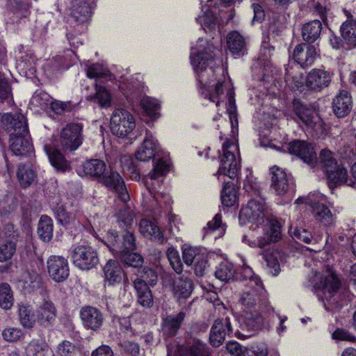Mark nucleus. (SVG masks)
Masks as SVG:
<instances>
[{"instance_id": "f257e3e1", "label": "nucleus", "mask_w": 356, "mask_h": 356, "mask_svg": "<svg viewBox=\"0 0 356 356\" xmlns=\"http://www.w3.org/2000/svg\"><path fill=\"white\" fill-rule=\"evenodd\" d=\"M240 303L245 309L257 311V308L266 307L268 305V293L262 282L256 279L250 282V286H245L241 294Z\"/></svg>"}, {"instance_id": "f03ea898", "label": "nucleus", "mask_w": 356, "mask_h": 356, "mask_svg": "<svg viewBox=\"0 0 356 356\" xmlns=\"http://www.w3.org/2000/svg\"><path fill=\"white\" fill-rule=\"evenodd\" d=\"M238 218L241 223L250 222L259 226L262 225L265 220L268 224V219L275 217L270 214L262 200L252 199L241 209Z\"/></svg>"}, {"instance_id": "7ed1b4c3", "label": "nucleus", "mask_w": 356, "mask_h": 356, "mask_svg": "<svg viewBox=\"0 0 356 356\" xmlns=\"http://www.w3.org/2000/svg\"><path fill=\"white\" fill-rule=\"evenodd\" d=\"M213 47H209L202 51H198L195 55H191V63L195 71L197 72L198 81L201 88L209 87L211 81L207 77L213 75V70L211 67L206 71L208 66L211 65L214 61Z\"/></svg>"}, {"instance_id": "20e7f679", "label": "nucleus", "mask_w": 356, "mask_h": 356, "mask_svg": "<svg viewBox=\"0 0 356 356\" xmlns=\"http://www.w3.org/2000/svg\"><path fill=\"white\" fill-rule=\"evenodd\" d=\"M236 150L237 147L232 142L227 140L222 144V154L220 156V165L218 170L219 175H226L232 179L237 177L240 163L234 154Z\"/></svg>"}, {"instance_id": "39448f33", "label": "nucleus", "mask_w": 356, "mask_h": 356, "mask_svg": "<svg viewBox=\"0 0 356 356\" xmlns=\"http://www.w3.org/2000/svg\"><path fill=\"white\" fill-rule=\"evenodd\" d=\"M293 106L296 115L307 129L317 133L323 131V122L312 106L296 101Z\"/></svg>"}, {"instance_id": "423d86ee", "label": "nucleus", "mask_w": 356, "mask_h": 356, "mask_svg": "<svg viewBox=\"0 0 356 356\" xmlns=\"http://www.w3.org/2000/svg\"><path fill=\"white\" fill-rule=\"evenodd\" d=\"M72 260L76 267L83 270H89L96 267L99 261L97 252L88 245H78L74 248Z\"/></svg>"}, {"instance_id": "0eeeda50", "label": "nucleus", "mask_w": 356, "mask_h": 356, "mask_svg": "<svg viewBox=\"0 0 356 356\" xmlns=\"http://www.w3.org/2000/svg\"><path fill=\"white\" fill-rule=\"evenodd\" d=\"M83 126L79 123H70L60 133L59 143L61 147L70 151L77 149L83 143Z\"/></svg>"}, {"instance_id": "6e6552de", "label": "nucleus", "mask_w": 356, "mask_h": 356, "mask_svg": "<svg viewBox=\"0 0 356 356\" xmlns=\"http://www.w3.org/2000/svg\"><path fill=\"white\" fill-rule=\"evenodd\" d=\"M122 236V240L118 236L115 230H110L108 232V247L115 253L127 254L136 248V238L133 232L125 231Z\"/></svg>"}, {"instance_id": "1a4fd4ad", "label": "nucleus", "mask_w": 356, "mask_h": 356, "mask_svg": "<svg viewBox=\"0 0 356 356\" xmlns=\"http://www.w3.org/2000/svg\"><path fill=\"white\" fill-rule=\"evenodd\" d=\"M136 126L133 115L126 110H115L111 118L110 127L112 133L123 137L130 133Z\"/></svg>"}, {"instance_id": "9d476101", "label": "nucleus", "mask_w": 356, "mask_h": 356, "mask_svg": "<svg viewBox=\"0 0 356 356\" xmlns=\"http://www.w3.org/2000/svg\"><path fill=\"white\" fill-rule=\"evenodd\" d=\"M262 235L252 242L253 247L264 248L272 243L279 241L282 238V225L277 218L268 219V224L263 228Z\"/></svg>"}, {"instance_id": "9b49d317", "label": "nucleus", "mask_w": 356, "mask_h": 356, "mask_svg": "<svg viewBox=\"0 0 356 356\" xmlns=\"http://www.w3.org/2000/svg\"><path fill=\"white\" fill-rule=\"evenodd\" d=\"M289 152L301 159L305 163L314 166L317 162V155L314 146L306 141L295 140L287 146Z\"/></svg>"}, {"instance_id": "f8f14e48", "label": "nucleus", "mask_w": 356, "mask_h": 356, "mask_svg": "<svg viewBox=\"0 0 356 356\" xmlns=\"http://www.w3.org/2000/svg\"><path fill=\"white\" fill-rule=\"evenodd\" d=\"M99 182L115 191L121 202H127L129 200L124 182L118 172L108 169Z\"/></svg>"}, {"instance_id": "ddd939ff", "label": "nucleus", "mask_w": 356, "mask_h": 356, "mask_svg": "<svg viewBox=\"0 0 356 356\" xmlns=\"http://www.w3.org/2000/svg\"><path fill=\"white\" fill-rule=\"evenodd\" d=\"M49 276L56 282L65 280L70 275L67 260L61 256L52 255L47 262Z\"/></svg>"}, {"instance_id": "4468645a", "label": "nucleus", "mask_w": 356, "mask_h": 356, "mask_svg": "<svg viewBox=\"0 0 356 356\" xmlns=\"http://www.w3.org/2000/svg\"><path fill=\"white\" fill-rule=\"evenodd\" d=\"M332 74L323 69H313L305 79L307 87L311 90L320 92L328 87L332 81Z\"/></svg>"}, {"instance_id": "2eb2a0df", "label": "nucleus", "mask_w": 356, "mask_h": 356, "mask_svg": "<svg viewBox=\"0 0 356 356\" xmlns=\"http://www.w3.org/2000/svg\"><path fill=\"white\" fill-rule=\"evenodd\" d=\"M271 174V188L276 195H283L286 194L293 184L292 178L290 175L277 166L270 168Z\"/></svg>"}, {"instance_id": "dca6fc26", "label": "nucleus", "mask_w": 356, "mask_h": 356, "mask_svg": "<svg viewBox=\"0 0 356 356\" xmlns=\"http://www.w3.org/2000/svg\"><path fill=\"white\" fill-rule=\"evenodd\" d=\"M232 328L229 318H218L211 327L209 340L213 346H220L226 336H230Z\"/></svg>"}, {"instance_id": "f3484780", "label": "nucleus", "mask_w": 356, "mask_h": 356, "mask_svg": "<svg viewBox=\"0 0 356 356\" xmlns=\"http://www.w3.org/2000/svg\"><path fill=\"white\" fill-rule=\"evenodd\" d=\"M1 121L8 131L16 135L29 134L28 125L25 116L22 113H5L1 116Z\"/></svg>"}, {"instance_id": "a211bd4d", "label": "nucleus", "mask_w": 356, "mask_h": 356, "mask_svg": "<svg viewBox=\"0 0 356 356\" xmlns=\"http://www.w3.org/2000/svg\"><path fill=\"white\" fill-rule=\"evenodd\" d=\"M317 54V49L315 46L306 43L298 44L293 51L295 60L302 67L311 65Z\"/></svg>"}, {"instance_id": "6ab92c4d", "label": "nucleus", "mask_w": 356, "mask_h": 356, "mask_svg": "<svg viewBox=\"0 0 356 356\" xmlns=\"http://www.w3.org/2000/svg\"><path fill=\"white\" fill-rule=\"evenodd\" d=\"M80 317L83 325L92 330L99 329L104 321L102 312L93 307H83L80 312Z\"/></svg>"}, {"instance_id": "aec40b11", "label": "nucleus", "mask_w": 356, "mask_h": 356, "mask_svg": "<svg viewBox=\"0 0 356 356\" xmlns=\"http://www.w3.org/2000/svg\"><path fill=\"white\" fill-rule=\"evenodd\" d=\"M157 148L158 143L154 137L149 131H146L145 139L135 153L136 158L140 161H148L154 158Z\"/></svg>"}, {"instance_id": "412c9836", "label": "nucleus", "mask_w": 356, "mask_h": 356, "mask_svg": "<svg viewBox=\"0 0 356 356\" xmlns=\"http://www.w3.org/2000/svg\"><path fill=\"white\" fill-rule=\"evenodd\" d=\"M71 15L78 23L88 21L92 14V0H72Z\"/></svg>"}, {"instance_id": "4be33fe9", "label": "nucleus", "mask_w": 356, "mask_h": 356, "mask_svg": "<svg viewBox=\"0 0 356 356\" xmlns=\"http://www.w3.org/2000/svg\"><path fill=\"white\" fill-rule=\"evenodd\" d=\"M353 106L352 97L346 90H340L332 101V110L334 113L343 118L347 115Z\"/></svg>"}, {"instance_id": "5701e85b", "label": "nucleus", "mask_w": 356, "mask_h": 356, "mask_svg": "<svg viewBox=\"0 0 356 356\" xmlns=\"http://www.w3.org/2000/svg\"><path fill=\"white\" fill-rule=\"evenodd\" d=\"M10 147L14 154L23 156L33 152V146L30 136L27 135H16L11 134L9 139Z\"/></svg>"}, {"instance_id": "b1692460", "label": "nucleus", "mask_w": 356, "mask_h": 356, "mask_svg": "<svg viewBox=\"0 0 356 356\" xmlns=\"http://www.w3.org/2000/svg\"><path fill=\"white\" fill-rule=\"evenodd\" d=\"M41 277L34 270H25L18 278L17 285L25 293H31L41 287Z\"/></svg>"}, {"instance_id": "393cba45", "label": "nucleus", "mask_w": 356, "mask_h": 356, "mask_svg": "<svg viewBox=\"0 0 356 356\" xmlns=\"http://www.w3.org/2000/svg\"><path fill=\"white\" fill-rule=\"evenodd\" d=\"M340 282L331 270H327L322 276L318 282L316 284V286L321 290L326 296V298H331L340 286Z\"/></svg>"}, {"instance_id": "a878e982", "label": "nucleus", "mask_w": 356, "mask_h": 356, "mask_svg": "<svg viewBox=\"0 0 356 356\" xmlns=\"http://www.w3.org/2000/svg\"><path fill=\"white\" fill-rule=\"evenodd\" d=\"M84 174L90 178L99 181L108 170L106 163L100 159H94L86 161L83 165Z\"/></svg>"}, {"instance_id": "bb28decb", "label": "nucleus", "mask_w": 356, "mask_h": 356, "mask_svg": "<svg viewBox=\"0 0 356 356\" xmlns=\"http://www.w3.org/2000/svg\"><path fill=\"white\" fill-rule=\"evenodd\" d=\"M186 316L183 312L177 315H169L163 319L162 333L166 337H172L177 334Z\"/></svg>"}, {"instance_id": "cd10ccee", "label": "nucleus", "mask_w": 356, "mask_h": 356, "mask_svg": "<svg viewBox=\"0 0 356 356\" xmlns=\"http://www.w3.org/2000/svg\"><path fill=\"white\" fill-rule=\"evenodd\" d=\"M138 229L140 233L145 238L159 243L164 241V236L156 222L147 219H141Z\"/></svg>"}, {"instance_id": "c85d7f7f", "label": "nucleus", "mask_w": 356, "mask_h": 356, "mask_svg": "<svg viewBox=\"0 0 356 356\" xmlns=\"http://www.w3.org/2000/svg\"><path fill=\"white\" fill-rule=\"evenodd\" d=\"M227 46L235 57L242 56L246 51L245 38L238 31H232L227 35Z\"/></svg>"}, {"instance_id": "c756f323", "label": "nucleus", "mask_w": 356, "mask_h": 356, "mask_svg": "<svg viewBox=\"0 0 356 356\" xmlns=\"http://www.w3.org/2000/svg\"><path fill=\"white\" fill-rule=\"evenodd\" d=\"M134 287L137 293V302L141 306L150 308L153 306V295L149 286L139 280L134 281Z\"/></svg>"}, {"instance_id": "7c9ffc66", "label": "nucleus", "mask_w": 356, "mask_h": 356, "mask_svg": "<svg viewBox=\"0 0 356 356\" xmlns=\"http://www.w3.org/2000/svg\"><path fill=\"white\" fill-rule=\"evenodd\" d=\"M321 163L323 165V170L325 175H327V168L332 167V171L334 173L338 170L340 175L345 173L346 168L341 163H339L334 157V153L328 149H323L320 154Z\"/></svg>"}, {"instance_id": "2f4dec72", "label": "nucleus", "mask_w": 356, "mask_h": 356, "mask_svg": "<svg viewBox=\"0 0 356 356\" xmlns=\"http://www.w3.org/2000/svg\"><path fill=\"white\" fill-rule=\"evenodd\" d=\"M115 217L119 227L127 231L133 225L135 214L127 202H122V206L116 212Z\"/></svg>"}, {"instance_id": "473e14b6", "label": "nucleus", "mask_w": 356, "mask_h": 356, "mask_svg": "<svg viewBox=\"0 0 356 356\" xmlns=\"http://www.w3.org/2000/svg\"><path fill=\"white\" fill-rule=\"evenodd\" d=\"M183 356H211L209 347L198 339L187 341Z\"/></svg>"}, {"instance_id": "72a5a7b5", "label": "nucleus", "mask_w": 356, "mask_h": 356, "mask_svg": "<svg viewBox=\"0 0 356 356\" xmlns=\"http://www.w3.org/2000/svg\"><path fill=\"white\" fill-rule=\"evenodd\" d=\"M312 214L314 218L325 226H331L334 225L335 217L330 209L319 202L314 203L312 205Z\"/></svg>"}, {"instance_id": "f704fd0d", "label": "nucleus", "mask_w": 356, "mask_h": 356, "mask_svg": "<svg viewBox=\"0 0 356 356\" xmlns=\"http://www.w3.org/2000/svg\"><path fill=\"white\" fill-rule=\"evenodd\" d=\"M340 33L344 42L353 47H356V19L353 17L348 18L342 23Z\"/></svg>"}, {"instance_id": "c9c22d12", "label": "nucleus", "mask_w": 356, "mask_h": 356, "mask_svg": "<svg viewBox=\"0 0 356 356\" xmlns=\"http://www.w3.org/2000/svg\"><path fill=\"white\" fill-rule=\"evenodd\" d=\"M105 280L108 284L119 283L122 280V269L115 260H109L104 267Z\"/></svg>"}, {"instance_id": "e433bc0d", "label": "nucleus", "mask_w": 356, "mask_h": 356, "mask_svg": "<svg viewBox=\"0 0 356 356\" xmlns=\"http://www.w3.org/2000/svg\"><path fill=\"white\" fill-rule=\"evenodd\" d=\"M285 82L292 90H298L303 86L305 81L302 73L299 71V67L296 65L289 66L286 68Z\"/></svg>"}, {"instance_id": "4c0bfd02", "label": "nucleus", "mask_w": 356, "mask_h": 356, "mask_svg": "<svg viewBox=\"0 0 356 356\" xmlns=\"http://www.w3.org/2000/svg\"><path fill=\"white\" fill-rule=\"evenodd\" d=\"M321 30L322 24L319 20L309 22L302 26V38L307 42L312 43L319 38Z\"/></svg>"}, {"instance_id": "58836bf2", "label": "nucleus", "mask_w": 356, "mask_h": 356, "mask_svg": "<svg viewBox=\"0 0 356 356\" xmlns=\"http://www.w3.org/2000/svg\"><path fill=\"white\" fill-rule=\"evenodd\" d=\"M174 294L176 298H187L193 291V282L187 277H180L174 282Z\"/></svg>"}, {"instance_id": "ea45409f", "label": "nucleus", "mask_w": 356, "mask_h": 356, "mask_svg": "<svg viewBox=\"0 0 356 356\" xmlns=\"http://www.w3.org/2000/svg\"><path fill=\"white\" fill-rule=\"evenodd\" d=\"M56 316V308L51 302H44L38 311V321L43 325L51 323L54 321Z\"/></svg>"}, {"instance_id": "a19ab883", "label": "nucleus", "mask_w": 356, "mask_h": 356, "mask_svg": "<svg viewBox=\"0 0 356 356\" xmlns=\"http://www.w3.org/2000/svg\"><path fill=\"white\" fill-rule=\"evenodd\" d=\"M49 161L58 171L65 172L70 168V164L64 155L58 149L47 151Z\"/></svg>"}, {"instance_id": "79ce46f5", "label": "nucleus", "mask_w": 356, "mask_h": 356, "mask_svg": "<svg viewBox=\"0 0 356 356\" xmlns=\"http://www.w3.org/2000/svg\"><path fill=\"white\" fill-rule=\"evenodd\" d=\"M38 233L40 238L44 242H49L53 236V222L47 216H42L38 225Z\"/></svg>"}, {"instance_id": "37998d69", "label": "nucleus", "mask_w": 356, "mask_h": 356, "mask_svg": "<svg viewBox=\"0 0 356 356\" xmlns=\"http://www.w3.org/2000/svg\"><path fill=\"white\" fill-rule=\"evenodd\" d=\"M49 346L42 341L32 340L25 347L26 356H48Z\"/></svg>"}, {"instance_id": "c03bdc74", "label": "nucleus", "mask_w": 356, "mask_h": 356, "mask_svg": "<svg viewBox=\"0 0 356 356\" xmlns=\"http://www.w3.org/2000/svg\"><path fill=\"white\" fill-rule=\"evenodd\" d=\"M17 176L21 186L26 188L32 184L35 179V173L29 165L20 164L18 167Z\"/></svg>"}, {"instance_id": "a18cd8bd", "label": "nucleus", "mask_w": 356, "mask_h": 356, "mask_svg": "<svg viewBox=\"0 0 356 356\" xmlns=\"http://www.w3.org/2000/svg\"><path fill=\"white\" fill-rule=\"evenodd\" d=\"M237 200L236 189L232 182H225L221 192L222 204L227 207L233 206Z\"/></svg>"}, {"instance_id": "49530a36", "label": "nucleus", "mask_w": 356, "mask_h": 356, "mask_svg": "<svg viewBox=\"0 0 356 356\" xmlns=\"http://www.w3.org/2000/svg\"><path fill=\"white\" fill-rule=\"evenodd\" d=\"M332 167L327 168V180L330 188H335L343 184L351 186V181H348V171L345 169V173L342 176L339 175V172L337 170L334 173L332 171Z\"/></svg>"}, {"instance_id": "de8ad7c7", "label": "nucleus", "mask_w": 356, "mask_h": 356, "mask_svg": "<svg viewBox=\"0 0 356 356\" xmlns=\"http://www.w3.org/2000/svg\"><path fill=\"white\" fill-rule=\"evenodd\" d=\"M264 325V318L258 313L250 314L247 316L243 320V326L249 332H257L262 329Z\"/></svg>"}, {"instance_id": "09e8293b", "label": "nucleus", "mask_w": 356, "mask_h": 356, "mask_svg": "<svg viewBox=\"0 0 356 356\" xmlns=\"http://www.w3.org/2000/svg\"><path fill=\"white\" fill-rule=\"evenodd\" d=\"M14 304L13 292L7 283L0 284V307L3 309H10Z\"/></svg>"}, {"instance_id": "8fccbe9b", "label": "nucleus", "mask_w": 356, "mask_h": 356, "mask_svg": "<svg viewBox=\"0 0 356 356\" xmlns=\"http://www.w3.org/2000/svg\"><path fill=\"white\" fill-rule=\"evenodd\" d=\"M19 316L20 323L24 327L31 328L35 324V318L32 308L29 305H20L19 306Z\"/></svg>"}, {"instance_id": "3c124183", "label": "nucleus", "mask_w": 356, "mask_h": 356, "mask_svg": "<svg viewBox=\"0 0 356 356\" xmlns=\"http://www.w3.org/2000/svg\"><path fill=\"white\" fill-rule=\"evenodd\" d=\"M183 259L186 264L191 266L193 262L199 264L203 259V254L198 248L188 247L183 250Z\"/></svg>"}, {"instance_id": "603ef678", "label": "nucleus", "mask_w": 356, "mask_h": 356, "mask_svg": "<svg viewBox=\"0 0 356 356\" xmlns=\"http://www.w3.org/2000/svg\"><path fill=\"white\" fill-rule=\"evenodd\" d=\"M235 273L233 266L229 263H221L217 267L215 276L222 282H228L232 280Z\"/></svg>"}, {"instance_id": "864d4df0", "label": "nucleus", "mask_w": 356, "mask_h": 356, "mask_svg": "<svg viewBox=\"0 0 356 356\" xmlns=\"http://www.w3.org/2000/svg\"><path fill=\"white\" fill-rule=\"evenodd\" d=\"M261 254L270 273L273 275H277L280 268L278 260L275 254L270 250H266L264 251Z\"/></svg>"}, {"instance_id": "5fc2aeb1", "label": "nucleus", "mask_w": 356, "mask_h": 356, "mask_svg": "<svg viewBox=\"0 0 356 356\" xmlns=\"http://www.w3.org/2000/svg\"><path fill=\"white\" fill-rule=\"evenodd\" d=\"M243 188L245 190L247 193H250L252 196H261L260 184L257 181V179L252 175L247 176L246 179L244 181Z\"/></svg>"}, {"instance_id": "6e6d98bb", "label": "nucleus", "mask_w": 356, "mask_h": 356, "mask_svg": "<svg viewBox=\"0 0 356 356\" xmlns=\"http://www.w3.org/2000/svg\"><path fill=\"white\" fill-rule=\"evenodd\" d=\"M16 251V245L13 241H7L0 245V262L10 260Z\"/></svg>"}, {"instance_id": "4d7b16f0", "label": "nucleus", "mask_w": 356, "mask_h": 356, "mask_svg": "<svg viewBox=\"0 0 356 356\" xmlns=\"http://www.w3.org/2000/svg\"><path fill=\"white\" fill-rule=\"evenodd\" d=\"M95 99L102 107H108L111 106V94L105 88L102 86H98L97 84Z\"/></svg>"}, {"instance_id": "13d9d810", "label": "nucleus", "mask_w": 356, "mask_h": 356, "mask_svg": "<svg viewBox=\"0 0 356 356\" xmlns=\"http://www.w3.org/2000/svg\"><path fill=\"white\" fill-rule=\"evenodd\" d=\"M1 334L3 339L8 342H17L24 336L20 328L11 327L5 328Z\"/></svg>"}, {"instance_id": "bf43d9fd", "label": "nucleus", "mask_w": 356, "mask_h": 356, "mask_svg": "<svg viewBox=\"0 0 356 356\" xmlns=\"http://www.w3.org/2000/svg\"><path fill=\"white\" fill-rule=\"evenodd\" d=\"M86 74L89 78H104L106 79L107 77L111 76L109 71L99 64H93L90 66L86 71Z\"/></svg>"}, {"instance_id": "052dcab7", "label": "nucleus", "mask_w": 356, "mask_h": 356, "mask_svg": "<svg viewBox=\"0 0 356 356\" xmlns=\"http://www.w3.org/2000/svg\"><path fill=\"white\" fill-rule=\"evenodd\" d=\"M167 257L174 270L178 274L181 273L183 270V266L177 250L172 248H168Z\"/></svg>"}, {"instance_id": "680f3d73", "label": "nucleus", "mask_w": 356, "mask_h": 356, "mask_svg": "<svg viewBox=\"0 0 356 356\" xmlns=\"http://www.w3.org/2000/svg\"><path fill=\"white\" fill-rule=\"evenodd\" d=\"M268 351L264 344H254L246 347L243 350V356H267Z\"/></svg>"}, {"instance_id": "e2e57ef3", "label": "nucleus", "mask_w": 356, "mask_h": 356, "mask_svg": "<svg viewBox=\"0 0 356 356\" xmlns=\"http://www.w3.org/2000/svg\"><path fill=\"white\" fill-rule=\"evenodd\" d=\"M140 105L144 111L149 115H154L156 111L159 108V104L156 99L147 97L141 99Z\"/></svg>"}, {"instance_id": "0e129e2a", "label": "nucleus", "mask_w": 356, "mask_h": 356, "mask_svg": "<svg viewBox=\"0 0 356 356\" xmlns=\"http://www.w3.org/2000/svg\"><path fill=\"white\" fill-rule=\"evenodd\" d=\"M56 217L58 221L63 225H67L75 220V215L72 213L67 212L62 207H59L57 209Z\"/></svg>"}, {"instance_id": "69168bd1", "label": "nucleus", "mask_w": 356, "mask_h": 356, "mask_svg": "<svg viewBox=\"0 0 356 356\" xmlns=\"http://www.w3.org/2000/svg\"><path fill=\"white\" fill-rule=\"evenodd\" d=\"M168 169V165L162 159H159L154 167L152 172L149 173V176L151 179H156L164 175Z\"/></svg>"}, {"instance_id": "338daca9", "label": "nucleus", "mask_w": 356, "mask_h": 356, "mask_svg": "<svg viewBox=\"0 0 356 356\" xmlns=\"http://www.w3.org/2000/svg\"><path fill=\"white\" fill-rule=\"evenodd\" d=\"M141 279H138L140 282H143L147 286L154 285L157 282V274L150 268H145L141 272Z\"/></svg>"}, {"instance_id": "774afa93", "label": "nucleus", "mask_w": 356, "mask_h": 356, "mask_svg": "<svg viewBox=\"0 0 356 356\" xmlns=\"http://www.w3.org/2000/svg\"><path fill=\"white\" fill-rule=\"evenodd\" d=\"M76 351V347L68 341H64L58 347V353L60 356H72Z\"/></svg>"}]
</instances>
